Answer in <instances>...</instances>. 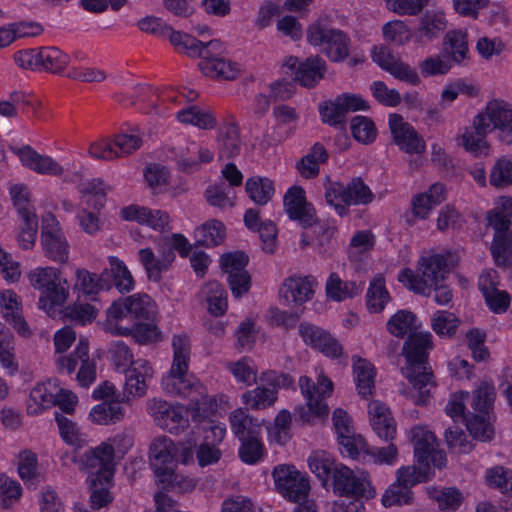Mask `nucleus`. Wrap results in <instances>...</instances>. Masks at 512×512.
<instances>
[{
  "instance_id": "32",
  "label": "nucleus",
  "mask_w": 512,
  "mask_h": 512,
  "mask_svg": "<svg viewBox=\"0 0 512 512\" xmlns=\"http://www.w3.org/2000/svg\"><path fill=\"white\" fill-rule=\"evenodd\" d=\"M229 421L231 429L239 441L260 437L261 425L258 419L253 418L242 408L236 409L230 413Z\"/></svg>"
},
{
  "instance_id": "21",
  "label": "nucleus",
  "mask_w": 512,
  "mask_h": 512,
  "mask_svg": "<svg viewBox=\"0 0 512 512\" xmlns=\"http://www.w3.org/2000/svg\"><path fill=\"white\" fill-rule=\"evenodd\" d=\"M299 334L304 343L331 358L342 354V346L324 329L307 322L299 324Z\"/></svg>"
},
{
  "instance_id": "9",
  "label": "nucleus",
  "mask_w": 512,
  "mask_h": 512,
  "mask_svg": "<svg viewBox=\"0 0 512 512\" xmlns=\"http://www.w3.org/2000/svg\"><path fill=\"white\" fill-rule=\"evenodd\" d=\"M175 453V444L166 436L155 438L150 445V466L162 489L173 487L176 480Z\"/></svg>"
},
{
  "instance_id": "58",
  "label": "nucleus",
  "mask_w": 512,
  "mask_h": 512,
  "mask_svg": "<svg viewBox=\"0 0 512 512\" xmlns=\"http://www.w3.org/2000/svg\"><path fill=\"white\" fill-rule=\"evenodd\" d=\"M381 501L385 507L411 505L414 494L408 488L394 482L385 491Z\"/></svg>"
},
{
  "instance_id": "36",
  "label": "nucleus",
  "mask_w": 512,
  "mask_h": 512,
  "mask_svg": "<svg viewBox=\"0 0 512 512\" xmlns=\"http://www.w3.org/2000/svg\"><path fill=\"white\" fill-rule=\"evenodd\" d=\"M208 305V311L213 316L219 317L225 314L228 308L227 292L222 284L217 281L207 282L201 290Z\"/></svg>"
},
{
  "instance_id": "62",
  "label": "nucleus",
  "mask_w": 512,
  "mask_h": 512,
  "mask_svg": "<svg viewBox=\"0 0 512 512\" xmlns=\"http://www.w3.org/2000/svg\"><path fill=\"white\" fill-rule=\"evenodd\" d=\"M451 68V60L444 55L430 56L419 63L420 72L424 77L445 75Z\"/></svg>"
},
{
  "instance_id": "3",
  "label": "nucleus",
  "mask_w": 512,
  "mask_h": 512,
  "mask_svg": "<svg viewBox=\"0 0 512 512\" xmlns=\"http://www.w3.org/2000/svg\"><path fill=\"white\" fill-rule=\"evenodd\" d=\"M113 460L114 448L107 443L90 449L83 455L84 466L87 469H96L87 477L91 488L90 502L93 509H100L112 501L108 487L114 474Z\"/></svg>"
},
{
  "instance_id": "52",
  "label": "nucleus",
  "mask_w": 512,
  "mask_h": 512,
  "mask_svg": "<svg viewBox=\"0 0 512 512\" xmlns=\"http://www.w3.org/2000/svg\"><path fill=\"white\" fill-rule=\"evenodd\" d=\"M495 388L492 384L482 382L480 386L473 391L471 407L474 413L490 414L495 400Z\"/></svg>"
},
{
  "instance_id": "23",
  "label": "nucleus",
  "mask_w": 512,
  "mask_h": 512,
  "mask_svg": "<svg viewBox=\"0 0 512 512\" xmlns=\"http://www.w3.org/2000/svg\"><path fill=\"white\" fill-rule=\"evenodd\" d=\"M490 123L491 131L498 128L501 139L512 143V106L504 101L493 100L488 102L485 112L479 113Z\"/></svg>"
},
{
  "instance_id": "45",
  "label": "nucleus",
  "mask_w": 512,
  "mask_h": 512,
  "mask_svg": "<svg viewBox=\"0 0 512 512\" xmlns=\"http://www.w3.org/2000/svg\"><path fill=\"white\" fill-rule=\"evenodd\" d=\"M177 119L185 124H192L200 129H212L217 121L214 115L198 106H190L177 113Z\"/></svg>"
},
{
  "instance_id": "47",
  "label": "nucleus",
  "mask_w": 512,
  "mask_h": 512,
  "mask_svg": "<svg viewBox=\"0 0 512 512\" xmlns=\"http://www.w3.org/2000/svg\"><path fill=\"white\" fill-rule=\"evenodd\" d=\"M490 251L497 267L512 268V235H494Z\"/></svg>"
},
{
  "instance_id": "56",
  "label": "nucleus",
  "mask_w": 512,
  "mask_h": 512,
  "mask_svg": "<svg viewBox=\"0 0 512 512\" xmlns=\"http://www.w3.org/2000/svg\"><path fill=\"white\" fill-rule=\"evenodd\" d=\"M489 183L497 189H504L512 185V161L502 157L493 165Z\"/></svg>"
},
{
  "instance_id": "17",
  "label": "nucleus",
  "mask_w": 512,
  "mask_h": 512,
  "mask_svg": "<svg viewBox=\"0 0 512 512\" xmlns=\"http://www.w3.org/2000/svg\"><path fill=\"white\" fill-rule=\"evenodd\" d=\"M389 128L394 143L407 154H422L426 150L424 138L397 113L390 114Z\"/></svg>"
},
{
  "instance_id": "26",
  "label": "nucleus",
  "mask_w": 512,
  "mask_h": 512,
  "mask_svg": "<svg viewBox=\"0 0 512 512\" xmlns=\"http://www.w3.org/2000/svg\"><path fill=\"white\" fill-rule=\"evenodd\" d=\"M489 132H491L490 123H486V118L478 114L474 119L473 126L466 128L462 134V145L475 155L486 154L488 149L486 135Z\"/></svg>"
},
{
  "instance_id": "18",
  "label": "nucleus",
  "mask_w": 512,
  "mask_h": 512,
  "mask_svg": "<svg viewBox=\"0 0 512 512\" xmlns=\"http://www.w3.org/2000/svg\"><path fill=\"white\" fill-rule=\"evenodd\" d=\"M367 102L355 94H343L319 108L322 121L331 126H343L348 112L367 110Z\"/></svg>"
},
{
  "instance_id": "30",
  "label": "nucleus",
  "mask_w": 512,
  "mask_h": 512,
  "mask_svg": "<svg viewBox=\"0 0 512 512\" xmlns=\"http://www.w3.org/2000/svg\"><path fill=\"white\" fill-rule=\"evenodd\" d=\"M446 29V20L442 13L427 11L421 18L419 26L414 30L417 43H427L439 37Z\"/></svg>"
},
{
  "instance_id": "15",
  "label": "nucleus",
  "mask_w": 512,
  "mask_h": 512,
  "mask_svg": "<svg viewBox=\"0 0 512 512\" xmlns=\"http://www.w3.org/2000/svg\"><path fill=\"white\" fill-rule=\"evenodd\" d=\"M170 42L179 53L189 57H200L202 60H214L222 58L225 52L223 43L220 40L202 42L195 37L181 32H173Z\"/></svg>"
},
{
  "instance_id": "42",
  "label": "nucleus",
  "mask_w": 512,
  "mask_h": 512,
  "mask_svg": "<svg viewBox=\"0 0 512 512\" xmlns=\"http://www.w3.org/2000/svg\"><path fill=\"white\" fill-rule=\"evenodd\" d=\"M479 289L482 292L486 304L495 313H503L510 305V296L506 291L495 288L487 278L480 279Z\"/></svg>"
},
{
  "instance_id": "19",
  "label": "nucleus",
  "mask_w": 512,
  "mask_h": 512,
  "mask_svg": "<svg viewBox=\"0 0 512 512\" xmlns=\"http://www.w3.org/2000/svg\"><path fill=\"white\" fill-rule=\"evenodd\" d=\"M148 412L158 426L170 433L178 434L188 427V419L183 416L182 411L165 400H150Z\"/></svg>"
},
{
  "instance_id": "44",
  "label": "nucleus",
  "mask_w": 512,
  "mask_h": 512,
  "mask_svg": "<svg viewBox=\"0 0 512 512\" xmlns=\"http://www.w3.org/2000/svg\"><path fill=\"white\" fill-rule=\"evenodd\" d=\"M51 383L37 384L30 392L27 402V413L31 415L40 414L44 409L54 406L55 399L53 393L48 389Z\"/></svg>"
},
{
  "instance_id": "37",
  "label": "nucleus",
  "mask_w": 512,
  "mask_h": 512,
  "mask_svg": "<svg viewBox=\"0 0 512 512\" xmlns=\"http://www.w3.org/2000/svg\"><path fill=\"white\" fill-rule=\"evenodd\" d=\"M199 68L204 75L223 80H234L239 73L238 65L224 57L214 60H201Z\"/></svg>"
},
{
  "instance_id": "38",
  "label": "nucleus",
  "mask_w": 512,
  "mask_h": 512,
  "mask_svg": "<svg viewBox=\"0 0 512 512\" xmlns=\"http://www.w3.org/2000/svg\"><path fill=\"white\" fill-rule=\"evenodd\" d=\"M245 190L249 198L257 205L267 204L273 197V181L266 177L254 176L247 179Z\"/></svg>"
},
{
  "instance_id": "14",
  "label": "nucleus",
  "mask_w": 512,
  "mask_h": 512,
  "mask_svg": "<svg viewBox=\"0 0 512 512\" xmlns=\"http://www.w3.org/2000/svg\"><path fill=\"white\" fill-rule=\"evenodd\" d=\"M411 440L414 446V456L417 462L428 468L430 464L441 469L446 465V454L437 449V439L434 433L423 427L411 429Z\"/></svg>"
},
{
  "instance_id": "57",
  "label": "nucleus",
  "mask_w": 512,
  "mask_h": 512,
  "mask_svg": "<svg viewBox=\"0 0 512 512\" xmlns=\"http://www.w3.org/2000/svg\"><path fill=\"white\" fill-rule=\"evenodd\" d=\"M13 336L6 327L0 323V363L9 370L10 374L17 371L18 365L14 361Z\"/></svg>"
},
{
  "instance_id": "48",
  "label": "nucleus",
  "mask_w": 512,
  "mask_h": 512,
  "mask_svg": "<svg viewBox=\"0 0 512 512\" xmlns=\"http://www.w3.org/2000/svg\"><path fill=\"white\" fill-rule=\"evenodd\" d=\"M187 388H183L182 394L179 397L187 398L189 403L187 409L191 410L194 415H199L207 405L208 392L206 387L196 378L190 384H187Z\"/></svg>"
},
{
  "instance_id": "49",
  "label": "nucleus",
  "mask_w": 512,
  "mask_h": 512,
  "mask_svg": "<svg viewBox=\"0 0 512 512\" xmlns=\"http://www.w3.org/2000/svg\"><path fill=\"white\" fill-rule=\"evenodd\" d=\"M308 465L323 485L327 483L331 475L333 476L334 470L338 467L325 451L312 453L308 458Z\"/></svg>"
},
{
  "instance_id": "51",
  "label": "nucleus",
  "mask_w": 512,
  "mask_h": 512,
  "mask_svg": "<svg viewBox=\"0 0 512 512\" xmlns=\"http://www.w3.org/2000/svg\"><path fill=\"white\" fill-rule=\"evenodd\" d=\"M366 298V305L370 312L378 313L385 308L390 296L385 287L383 278L377 277L370 283Z\"/></svg>"
},
{
  "instance_id": "33",
  "label": "nucleus",
  "mask_w": 512,
  "mask_h": 512,
  "mask_svg": "<svg viewBox=\"0 0 512 512\" xmlns=\"http://www.w3.org/2000/svg\"><path fill=\"white\" fill-rule=\"evenodd\" d=\"M69 285L61 274L57 280L52 281L44 290L42 296L39 298V308L50 312L55 306H61L68 298Z\"/></svg>"
},
{
  "instance_id": "16",
  "label": "nucleus",
  "mask_w": 512,
  "mask_h": 512,
  "mask_svg": "<svg viewBox=\"0 0 512 512\" xmlns=\"http://www.w3.org/2000/svg\"><path fill=\"white\" fill-rule=\"evenodd\" d=\"M41 243L44 255L58 263H66L69 258V244L51 214L43 219Z\"/></svg>"
},
{
  "instance_id": "8",
  "label": "nucleus",
  "mask_w": 512,
  "mask_h": 512,
  "mask_svg": "<svg viewBox=\"0 0 512 512\" xmlns=\"http://www.w3.org/2000/svg\"><path fill=\"white\" fill-rule=\"evenodd\" d=\"M14 61L22 69L60 74L70 63V56L59 48L50 46L17 51Z\"/></svg>"
},
{
  "instance_id": "1",
  "label": "nucleus",
  "mask_w": 512,
  "mask_h": 512,
  "mask_svg": "<svg viewBox=\"0 0 512 512\" xmlns=\"http://www.w3.org/2000/svg\"><path fill=\"white\" fill-rule=\"evenodd\" d=\"M433 349L430 332L409 334L403 346L407 365L403 369L409 383L418 390L415 396L417 405H425L430 397L431 387H435L433 372L428 364L429 351Z\"/></svg>"
},
{
  "instance_id": "10",
  "label": "nucleus",
  "mask_w": 512,
  "mask_h": 512,
  "mask_svg": "<svg viewBox=\"0 0 512 512\" xmlns=\"http://www.w3.org/2000/svg\"><path fill=\"white\" fill-rule=\"evenodd\" d=\"M307 40L315 46L324 45V53L333 62L343 61L349 55L350 39L339 29L313 24L307 30Z\"/></svg>"
},
{
  "instance_id": "54",
  "label": "nucleus",
  "mask_w": 512,
  "mask_h": 512,
  "mask_svg": "<svg viewBox=\"0 0 512 512\" xmlns=\"http://www.w3.org/2000/svg\"><path fill=\"white\" fill-rule=\"evenodd\" d=\"M10 194L21 220L37 218L35 208L30 200V191L26 186L15 185L11 188Z\"/></svg>"
},
{
  "instance_id": "22",
  "label": "nucleus",
  "mask_w": 512,
  "mask_h": 512,
  "mask_svg": "<svg viewBox=\"0 0 512 512\" xmlns=\"http://www.w3.org/2000/svg\"><path fill=\"white\" fill-rule=\"evenodd\" d=\"M317 282L312 276H290L284 280L279 295L286 304L301 305L312 299Z\"/></svg>"
},
{
  "instance_id": "31",
  "label": "nucleus",
  "mask_w": 512,
  "mask_h": 512,
  "mask_svg": "<svg viewBox=\"0 0 512 512\" xmlns=\"http://www.w3.org/2000/svg\"><path fill=\"white\" fill-rule=\"evenodd\" d=\"M325 71V61L320 56L308 57L297 67L294 81L301 86L312 88L323 78Z\"/></svg>"
},
{
  "instance_id": "40",
  "label": "nucleus",
  "mask_w": 512,
  "mask_h": 512,
  "mask_svg": "<svg viewBox=\"0 0 512 512\" xmlns=\"http://www.w3.org/2000/svg\"><path fill=\"white\" fill-rule=\"evenodd\" d=\"M419 328L417 316L409 310L397 311L387 322V330L398 338H404L406 334L416 332Z\"/></svg>"
},
{
  "instance_id": "11",
  "label": "nucleus",
  "mask_w": 512,
  "mask_h": 512,
  "mask_svg": "<svg viewBox=\"0 0 512 512\" xmlns=\"http://www.w3.org/2000/svg\"><path fill=\"white\" fill-rule=\"evenodd\" d=\"M272 476L276 490L286 499L299 502L310 491L308 477L298 471L294 465L280 464L274 467Z\"/></svg>"
},
{
  "instance_id": "50",
  "label": "nucleus",
  "mask_w": 512,
  "mask_h": 512,
  "mask_svg": "<svg viewBox=\"0 0 512 512\" xmlns=\"http://www.w3.org/2000/svg\"><path fill=\"white\" fill-rule=\"evenodd\" d=\"M90 417L97 424L116 423L123 419L124 409L119 402H103L91 410Z\"/></svg>"
},
{
  "instance_id": "20",
  "label": "nucleus",
  "mask_w": 512,
  "mask_h": 512,
  "mask_svg": "<svg viewBox=\"0 0 512 512\" xmlns=\"http://www.w3.org/2000/svg\"><path fill=\"white\" fill-rule=\"evenodd\" d=\"M284 207L289 218L297 220L304 227L316 224L317 217L314 207L307 203L305 191L300 186H293L284 196Z\"/></svg>"
},
{
  "instance_id": "43",
  "label": "nucleus",
  "mask_w": 512,
  "mask_h": 512,
  "mask_svg": "<svg viewBox=\"0 0 512 512\" xmlns=\"http://www.w3.org/2000/svg\"><path fill=\"white\" fill-rule=\"evenodd\" d=\"M466 427L470 435L483 442L492 440L494 436V427L491 423L490 414L471 413L466 417Z\"/></svg>"
},
{
  "instance_id": "6",
  "label": "nucleus",
  "mask_w": 512,
  "mask_h": 512,
  "mask_svg": "<svg viewBox=\"0 0 512 512\" xmlns=\"http://www.w3.org/2000/svg\"><path fill=\"white\" fill-rule=\"evenodd\" d=\"M325 200L343 217L349 214L350 205H368L374 194L361 177L352 178L346 185L328 180L325 184Z\"/></svg>"
},
{
  "instance_id": "2",
  "label": "nucleus",
  "mask_w": 512,
  "mask_h": 512,
  "mask_svg": "<svg viewBox=\"0 0 512 512\" xmlns=\"http://www.w3.org/2000/svg\"><path fill=\"white\" fill-rule=\"evenodd\" d=\"M156 310L155 304L147 294H133L126 298L115 300L107 310L104 328L114 335H131L133 322L153 321Z\"/></svg>"
},
{
  "instance_id": "27",
  "label": "nucleus",
  "mask_w": 512,
  "mask_h": 512,
  "mask_svg": "<svg viewBox=\"0 0 512 512\" xmlns=\"http://www.w3.org/2000/svg\"><path fill=\"white\" fill-rule=\"evenodd\" d=\"M122 218L146 224L155 230H164L169 223V215L165 211L152 210L147 207L131 205L121 210Z\"/></svg>"
},
{
  "instance_id": "41",
  "label": "nucleus",
  "mask_w": 512,
  "mask_h": 512,
  "mask_svg": "<svg viewBox=\"0 0 512 512\" xmlns=\"http://www.w3.org/2000/svg\"><path fill=\"white\" fill-rule=\"evenodd\" d=\"M76 353L82 360L76 379L82 387H89L96 379V363L89 356V345L86 339L81 338L76 345Z\"/></svg>"
},
{
  "instance_id": "12",
  "label": "nucleus",
  "mask_w": 512,
  "mask_h": 512,
  "mask_svg": "<svg viewBox=\"0 0 512 512\" xmlns=\"http://www.w3.org/2000/svg\"><path fill=\"white\" fill-rule=\"evenodd\" d=\"M334 492L340 496L372 499L376 491L364 473L356 475L349 467L339 464L333 473Z\"/></svg>"
},
{
  "instance_id": "25",
  "label": "nucleus",
  "mask_w": 512,
  "mask_h": 512,
  "mask_svg": "<svg viewBox=\"0 0 512 512\" xmlns=\"http://www.w3.org/2000/svg\"><path fill=\"white\" fill-rule=\"evenodd\" d=\"M368 413L374 432L381 439L392 440L396 435V422L390 409L382 402L374 400L369 403Z\"/></svg>"
},
{
  "instance_id": "7",
  "label": "nucleus",
  "mask_w": 512,
  "mask_h": 512,
  "mask_svg": "<svg viewBox=\"0 0 512 512\" xmlns=\"http://www.w3.org/2000/svg\"><path fill=\"white\" fill-rule=\"evenodd\" d=\"M174 351L173 363L169 373L162 378L163 390L171 396H180L194 377L188 375L190 358V339L187 335H175L172 340Z\"/></svg>"
},
{
  "instance_id": "61",
  "label": "nucleus",
  "mask_w": 512,
  "mask_h": 512,
  "mask_svg": "<svg viewBox=\"0 0 512 512\" xmlns=\"http://www.w3.org/2000/svg\"><path fill=\"white\" fill-rule=\"evenodd\" d=\"M239 458L248 465L259 462L264 456V445L259 437H252L240 441Z\"/></svg>"
},
{
  "instance_id": "53",
  "label": "nucleus",
  "mask_w": 512,
  "mask_h": 512,
  "mask_svg": "<svg viewBox=\"0 0 512 512\" xmlns=\"http://www.w3.org/2000/svg\"><path fill=\"white\" fill-rule=\"evenodd\" d=\"M460 324V320L454 313L439 310L433 314L431 327L440 337L452 338Z\"/></svg>"
},
{
  "instance_id": "59",
  "label": "nucleus",
  "mask_w": 512,
  "mask_h": 512,
  "mask_svg": "<svg viewBox=\"0 0 512 512\" xmlns=\"http://www.w3.org/2000/svg\"><path fill=\"white\" fill-rule=\"evenodd\" d=\"M98 310L89 303H74L64 309V317L79 325L91 323L97 317Z\"/></svg>"
},
{
  "instance_id": "34",
  "label": "nucleus",
  "mask_w": 512,
  "mask_h": 512,
  "mask_svg": "<svg viewBox=\"0 0 512 512\" xmlns=\"http://www.w3.org/2000/svg\"><path fill=\"white\" fill-rule=\"evenodd\" d=\"M353 372L358 394L365 399L372 396L375 389L376 376L374 366L366 359L358 358L353 364Z\"/></svg>"
},
{
  "instance_id": "13",
  "label": "nucleus",
  "mask_w": 512,
  "mask_h": 512,
  "mask_svg": "<svg viewBox=\"0 0 512 512\" xmlns=\"http://www.w3.org/2000/svg\"><path fill=\"white\" fill-rule=\"evenodd\" d=\"M298 384L308 410L317 417H327L329 408L325 400L333 393V382L330 378L320 374L317 382H314L308 376H301Z\"/></svg>"
},
{
  "instance_id": "55",
  "label": "nucleus",
  "mask_w": 512,
  "mask_h": 512,
  "mask_svg": "<svg viewBox=\"0 0 512 512\" xmlns=\"http://www.w3.org/2000/svg\"><path fill=\"white\" fill-rule=\"evenodd\" d=\"M351 133L356 141L362 144L372 143L377 136L374 122L366 116H355L350 124Z\"/></svg>"
},
{
  "instance_id": "24",
  "label": "nucleus",
  "mask_w": 512,
  "mask_h": 512,
  "mask_svg": "<svg viewBox=\"0 0 512 512\" xmlns=\"http://www.w3.org/2000/svg\"><path fill=\"white\" fill-rule=\"evenodd\" d=\"M17 155L24 166L38 174L55 177L64 174V168L56 160L51 156L39 154L29 145L19 148Z\"/></svg>"
},
{
  "instance_id": "28",
  "label": "nucleus",
  "mask_w": 512,
  "mask_h": 512,
  "mask_svg": "<svg viewBox=\"0 0 512 512\" xmlns=\"http://www.w3.org/2000/svg\"><path fill=\"white\" fill-rule=\"evenodd\" d=\"M218 157L220 160L232 159L241 152L240 131L235 123H228L219 129L217 136Z\"/></svg>"
},
{
  "instance_id": "39",
  "label": "nucleus",
  "mask_w": 512,
  "mask_h": 512,
  "mask_svg": "<svg viewBox=\"0 0 512 512\" xmlns=\"http://www.w3.org/2000/svg\"><path fill=\"white\" fill-rule=\"evenodd\" d=\"M195 244L205 247H214L225 239V226L218 220H211L194 231Z\"/></svg>"
},
{
  "instance_id": "63",
  "label": "nucleus",
  "mask_w": 512,
  "mask_h": 512,
  "mask_svg": "<svg viewBox=\"0 0 512 512\" xmlns=\"http://www.w3.org/2000/svg\"><path fill=\"white\" fill-rule=\"evenodd\" d=\"M252 361L248 357H243L236 362L227 364V369L233 374L238 382L252 385L257 379V370L251 365Z\"/></svg>"
},
{
  "instance_id": "29",
  "label": "nucleus",
  "mask_w": 512,
  "mask_h": 512,
  "mask_svg": "<svg viewBox=\"0 0 512 512\" xmlns=\"http://www.w3.org/2000/svg\"><path fill=\"white\" fill-rule=\"evenodd\" d=\"M443 52L451 63L465 64L469 60L467 34L461 30L447 32L443 39Z\"/></svg>"
},
{
  "instance_id": "5",
  "label": "nucleus",
  "mask_w": 512,
  "mask_h": 512,
  "mask_svg": "<svg viewBox=\"0 0 512 512\" xmlns=\"http://www.w3.org/2000/svg\"><path fill=\"white\" fill-rule=\"evenodd\" d=\"M448 273V258L441 254H431L419 259L416 272L410 268L403 269L398 280L414 293L429 297L433 285L444 281Z\"/></svg>"
},
{
  "instance_id": "64",
  "label": "nucleus",
  "mask_w": 512,
  "mask_h": 512,
  "mask_svg": "<svg viewBox=\"0 0 512 512\" xmlns=\"http://www.w3.org/2000/svg\"><path fill=\"white\" fill-rule=\"evenodd\" d=\"M383 34L386 40L394 42L397 45H403L409 40L414 39V31L412 32L408 26L400 20L386 23L383 26Z\"/></svg>"
},
{
  "instance_id": "35",
  "label": "nucleus",
  "mask_w": 512,
  "mask_h": 512,
  "mask_svg": "<svg viewBox=\"0 0 512 512\" xmlns=\"http://www.w3.org/2000/svg\"><path fill=\"white\" fill-rule=\"evenodd\" d=\"M364 286L362 281H342L336 273H331L326 283V293L331 299L342 301L359 295Z\"/></svg>"
},
{
  "instance_id": "4",
  "label": "nucleus",
  "mask_w": 512,
  "mask_h": 512,
  "mask_svg": "<svg viewBox=\"0 0 512 512\" xmlns=\"http://www.w3.org/2000/svg\"><path fill=\"white\" fill-rule=\"evenodd\" d=\"M109 268H105L100 275L91 273L86 269L76 271L75 284L85 295H96L100 290H109L116 287L120 292H129L134 288V279L124 264L115 256L108 257Z\"/></svg>"
},
{
  "instance_id": "46",
  "label": "nucleus",
  "mask_w": 512,
  "mask_h": 512,
  "mask_svg": "<svg viewBox=\"0 0 512 512\" xmlns=\"http://www.w3.org/2000/svg\"><path fill=\"white\" fill-rule=\"evenodd\" d=\"M277 400V391L275 389L258 386L248 390L242 395L243 403L252 410H262L272 406Z\"/></svg>"
},
{
  "instance_id": "60",
  "label": "nucleus",
  "mask_w": 512,
  "mask_h": 512,
  "mask_svg": "<svg viewBox=\"0 0 512 512\" xmlns=\"http://www.w3.org/2000/svg\"><path fill=\"white\" fill-rule=\"evenodd\" d=\"M138 254L148 279L153 282H159L162 272L167 270L162 260L155 257L151 248L140 249Z\"/></svg>"
}]
</instances>
